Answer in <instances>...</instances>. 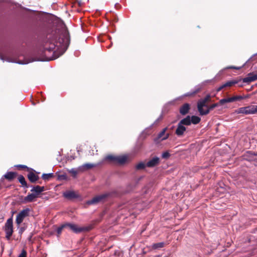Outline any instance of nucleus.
Instances as JSON below:
<instances>
[{"label":"nucleus","instance_id":"f257e3e1","mask_svg":"<svg viewBox=\"0 0 257 257\" xmlns=\"http://www.w3.org/2000/svg\"><path fill=\"white\" fill-rule=\"evenodd\" d=\"M70 43V38L64 25L61 28L48 32L41 41L32 57L23 61H19L20 64H27L35 61H45L55 60L63 55Z\"/></svg>","mask_w":257,"mask_h":257},{"label":"nucleus","instance_id":"f03ea898","mask_svg":"<svg viewBox=\"0 0 257 257\" xmlns=\"http://www.w3.org/2000/svg\"><path fill=\"white\" fill-rule=\"evenodd\" d=\"M211 97L210 94H207L204 98L200 99L197 102V109L201 115H207L209 113V110L204 109L203 107H206L207 108L208 106L207 103L211 101Z\"/></svg>","mask_w":257,"mask_h":257},{"label":"nucleus","instance_id":"7ed1b4c3","mask_svg":"<svg viewBox=\"0 0 257 257\" xmlns=\"http://www.w3.org/2000/svg\"><path fill=\"white\" fill-rule=\"evenodd\" d=\"M67 228L72 230L75 233H79L82 232H87L91 229V226H79L76 224L66 223Z\"/></svg>","mask_w":257,"mask_h":257},{"label":"nucleus","instance_id":"20e7f679","mask_svg":"<svg viewBox=\"0 0 257 257\" xmlns=\"http://www.w3.org/2000/svg\"><path fill=\"white\" fill-rule=\"evenodd\" d=\"M105 160L111 163L122 164L126 161L127 157L125 156H115L108 155L105 158Z\"/></svg>","mask_w":257,"mask_h":257},{"label":"nucleus","instance_id":"39448f33","mask_svg":"<svg viewBox=\"0 0 257 257\" xmlns=\"http://www.w3.org/2000/svg\"><path fill=\"white\" fill-rule=\"evenodd\" d=\"M238 113H243L245 114H254L257 113V106L250 105L246 107L239 108L237 110Z\"/></svg>","mask_w":257,"mask_h":257},{"label":"nucleus","instance_id":"423d86ee","mask_svg":"<svg viewBox=\"0 0 257 257\" xmlns=\"http://www.w3.org/2000/svg\"><path fill=\"white\" fill-rule=\"evenodd\" d=\"M30 211V209L27 208L20 212L16 217V223L18 225H20L23 222L24 219L29 215Z\"/></svg>","mask_w":257,"mask_h":257},{"label":"nucleus","instance_id":"0eeeda50","mask_svg":"<svg viewBox=\"0 0 257 257\" xmlns=\"http://www.w3.org/2000/svg\"><path fill=\"white\" fill-rule=\"evenodd\" d=\"M5 232L6 233V237L8 239H10L13 232L12 218H9L7 220L5 224Z\"/></svg>","mask_w":257,"mask_h":257},{"label":"nucleus","instance_id":"6e6552de","mask_svg":"<svg viewBox=\"0 0 257 257\" xmlns=\"http://www.w3.org/2000/svg\"><path fill=\"white\" fill-rule=\"evenodd\" d=\"M109 194L108 193H104L97 195L93 197L91 200H89L87 202V203L88 204H96L98 202H102L109 196Z\"/></svg>","mask_w":257,"mask_h":257},{"label":"nucleus","instance_id":"1a4fd4ad","mask_svg":"<svg viewBox=\"0 0 257 257\" xmlns=\"http://www.w3.org/2000/svg\"><path fill=\"white\" fill-rule=\"evenodd\" d=\"M241 80L242 79L240 78H237L236 79L228 81L224 83V86L225 88L227 87H232L235 84H238V86L242 87H243V84H239Z\"/></svg>","mask_w":257,"mask_h":257},{"label":"nucleus","instance_id":"9d476101","mask_svg":"<svg viewBox=\"0 0 257 257\" xmlns=\"http://www.w3.org/2000/svg\"><path fill=\"white\" fill-rule=\"evenodd\" d=\"M256 80H257V73L253 72L248 73L246 77L242 79V82L247 83Z\"/></svg>","mask_w":257,"mask_h":257},{"label":"nucleus","instance_id":"9b49d317","mask_svg":"<svg viewBox=\"0 0 257 257\" xmlns=\"http://www.w3.org/2000/svg\"><path fill=\"white\" fill-rule=\"evenodd\" d=\"M190 109V105L189 103H185L180 107L179 111L181 114L185 115L188 113Z\"/></svg>","mask_w":257,"mask_h":257},{"label":"nucleus","instance_id":"f8f14e48","mask_svg":"<svg viewBox=\"0 0 257 257\" xmlns=\"http://www.w3.org/2000/svg\"><path fill=\"white\" fill-rule=\"evenodd\" d=\"M166 130V128L163 129V130L159 133L158 137L155 140V142L159 143V142L165 140L168 138V134L165 133Z\"/></svg>","mask_w":257,"mask_h":257},{"label":"nucleus","instance_id":"ddd939ff","mask_svg":"<svg viewBox=\"0 0 257 257\" xmlns=\"http://www.w3.org/2000/svg\"><path fill=\"white\" fill-rule=\"evenodd\" d=\"M96 166V165L91 163L84 164L83 165L80 166L78 170L79 171L83 172L87 170L90 169Z\"/></svg>","mask_w":257,"mask_h":257},{"label":"nucleus","instance_id":"4468645a","mask_svg":"<svg viewBox=\"0 0 257 257\" xmlns=\"http://www.w3.org/2000/svg\"><path fill=\"white\" fill-rule=\"evenodd\" d=\"M160 162V159L158 157H155L153 158L151 160L148 161L147 163V166L149 167H153L157 165Z\"/></svg>","mask_w":257,"mask_h":257},{"label":"nucleus","instance_id":"2eb2a0df","mask_svg":"<svg viewBox=\"0 0 257 257\" xmlns=\"http://www.w3.org/2000/svg\"><path fill=\"white\" fill-rule=\"evenodd\" d=\"M44 191V187H41L38 185L34 187L31 190V192H34V193L35 194H37V196Z\"/></svg>","mask_w":257,"mask_h":257},{"label":"nucleus","instance_id":"dca6fc26","mask_svg":"<svg viewBox=\"0 0 257 257\" xmlns=\"http://www.w3.org/2000/svg\"><path fill=\"white\" fill-rule=\"evenodd\" d=\"M37 197V194H35L34 193L29 194L24 198V201L26 202H32Z\"/></svg>","mask_w":257,"mask_h":257},{"label":"nucleus","instance_id":"f3484780","mask_svg":"<svg viewBox=\"0 0 257 257\" xmlns=\"http://www.w3.org/2000/svg\"><path fill=\"white\" fill-rule=\"evenodd\" d=\"M181 124L185 125H189L191 124V117L189 115L182 119L179 122Z\"/></svg>","mask_w":257,"mask_h":257},{"label":"nucleus","instance_id":"a211bd4d","mask_svg":"<svg viewBox=\"0 0 257 257\" xmlns=\"http://www.w3.org/2000/svg\"><path fill=\"white\" fill-rule=\"evenodd\" d=\"M64 196L67 198H75L77 197V195L73 191H68L64 193Z\"/></svg>","mask_w":257,"mask_h":257},{"label":"nucleus","instance_id":"6ab92c4d","mask_svg":"<svg viewBox=\"0 0 257 257\" xmlns=\"http://www.w3.org/2000/svg\"><path fill=\"white\" fill-rule=\"evenodd\" d=\"M186 128L180 123L178 124V136H182L186 131Z\"/></svg>","mask_w":257,"mask_h":257},{"label":"nucleus","instance_id":"aec40b11","mask_svg":"<svg viewBox=\"0 0 257 257\" xmlns=\"http://www.w3.org/2000/svg\"><path fill=\"white\" fill-rule=\"evenodd\" d=\"M28 177L29 180L33 183L35 182L38 179V176L33 173H30L28 175Z\"/></svg>","mask_w":257,"mask_h":257},{"label":"nucleus","instance_id":"412c9836","mask_svg":"<svg viewBox=\"0 0 257 257\" xmlns=\"http://www.w3.org/2000/svg\"><path fill=\"white\" fill-rule=\"evenodd\" d=\"M15 176L16 174L14 172H9L6 173L4 176L6 179L9 180H12L15 178Z\"/></svg>","mask_w":257,"mask_h":257},{"label":"nucleus","instance_id":"4be33fe9","mask_svg":"<svg viewBox=\"0 0 257 257\" xmlns=\"http://www.w3.org/2000/svg\"><path fill=\"white\" fill-rule=\"evenodd\" d=\"M201 118L197 116L193 115L191 117V123L196 124L200 122Z\"/></svg>","mask_w":257,"mask_h":257},{"label":"nucleus","instance_id":"5701e85b","mask_svg":"<svg viewBox=\"0 0 257 257\" xmlns=\"http://www.w3.org/2000/svg\"><path fill=\"white\" fill-rule=\"evenodd\" d=\"M246 97H247V96H240V95L234 96L230 97V102L240 100L246 98Z\"/></svg>","mask_w":257,"mask_h":257},{"label":"nucleus","instance_id":"b1692460","mask_svg":"<svg viewBox=\"0 0 257 257\" xmlns=\"http://www.w3.org/2000/svg\"><path fill=\"white\" fill-rule=\"evenodd\" d=\"M164 244H165L164 242H163L154 243L152 245V248L155 249H159V248L163 247L164 246Z\"/></svg>","mask_w":257,"mask_h":257},{"label":"nucleus","instance_id":"393cba45","mask_svg":"<svg viewBox=\"0 0 257 257\" xmlns=\"http://www.w3.org/2000/svg\"><path fill=\"white\" fill-rule=\"evenodd\" d=\"M54 177V174L53 173H48V174H43L42 175V178L43 180L45 181L49 180L50 178Z\"/></svg>","mask_w":257,"mask_h":257},{"label":"nucleus","instance_id":"a878e982","mask_svg":"<svg viewBox=\"0 0 257 257\" xmlns=\"http://www.w3.org/2000/svg\"><path fill=\"white\" fill-rule=\"evenodd\" d=\"M147 166V164L144 162H140L136 165V168L137 170H142L145 168Z\"/></svg>","mask_w":257,"mask_h":257},{"label":"nucleus","instance_id":"bb28decb","mask_svg":"<svg viewBox=\"0 0 257 257\" xmlns=\"http://www.w3.org/2000/svg\"><path fill=\"white\" fill-rule=\"evenodd\" d=\"M65 228H67L66 223L62 224L61 226H60L57 229V232L58 235H59L61 233L62 230Z\"/></svg>","mask_w":257,"mask_h":257},{"label":"nucleus","instance_id":"cd10ccee","mask_svg":"<svg viewBox=\"0 0 257 257\" xmlns=\"http://www.w3.org/2000/svg\"><path fill=\"white\" fill-rule=\"evenodd\" d=\"M229 102H230V97L221 99L218 102V103H219V105H223L225 103H229Z\"/></svg>","mask_w":257,"mask_h":257},{"label":"nucleus","instance_id":"c85d7f7f","mask_svg":"<svg viewBox=\"0 0 257 257\" xmlns=\"http://www.w3.org/2000/svg\"><path fill=\"white\" fill-rule=\"evenodd\" d=\"M218 105H219V103L218 102L212 104L208 106V108H207V110H208L209 112L210 111L213 110L215 107L218 106Z\"/></svg>","mask_w":257,"mask_h":257},{"label":"nucleus","instance_id":"c756f323","mask_svg":"<svg viewBox=\"0 0 257 257\" xmlns=\"http://www.w3.org/2000/svg\"><path fill=\"white\" fill-rule=\"evenodd\" d=\"M19 182L23 185V186H26L27 183L25 181V178L23 176H20L18 178Z\"/></svg>","mask_w":257,"mask_h":257},{"label":"nucleus","instance_id":"7c9ffc66","mask_svg":"<svg viewBox=\"0 0 257 257\" xmlns=\"http://www.w3.org/2000/svg\"><path fill=\"white\" fill-rule=\"evenodd\" d=\"M169 156H170V154L168 152H164L162 155V158L164 159H165L168 158L169 157Z\"/></svg>","mask_w":257,"mask_h":257},{"label":"nucleus","instance_id":"2f4dec72","mask_svg":"<svg viewBox=\"0 0 257 257\" xmlns=\"http://www.w3.org/2000/svg\"><path fill=\"white\" fill-rule=\"evenodd\" d=\"M27 252L25 250H23L20 254L18 256V257H26Z\"/></svg>","mask_w":257,"mask_h":257},{"label":"nucleus","instance_id":"473e14b6","mask_svg":"<svg viewBox=\"0 0 257 257\" xmlns=\"http://www.w3.org/2000/svg\"><path fill=\"white\" fill-rule=\"evenodd\" d=\"M224 88H225V87L224 86V84H223L222 85H221V86H220L219 87H218L217 88L216 91H217V92H219V91H221Z\"/></svg>","mask_w":257,"mask_h":257},{"label":"nucleus","instance_id":"72a5a7b5","mask_svg":"<svg viewBox=\"0 0 257 257\" xmlns=\"http://www.w3.org/2000/svg\"><path fill=\"white\" fill-rule=\"evenodd\" d=\"M240 68V67H235V66H230V67H227V69H236V70H238Z\"/></svg>","mask_w":257,"mask_h":257},{"label":"nucleus","instance_id":"f704fd0d","mask_svg":"<svg viewBox=\"0 0 257 257\" xmlns=\"http://www.w3.org/2000/svg\"><path fill=\"white\" fill-rule=\"evenodd\" d=\"M71 173L74 174H76L77 173V172L74 169H72L71 171Z\"/></svg>","mask_w":257,"mask_h":257},{"label":"nucleus","instance_id":"c9c22d12","mask_svg":"<svg viewBox=\"0 0 257 257\" xmlns=\"http://www.w3.org/2000/svg\"><path fill=\"white\" fill-rule=\"evenodd\" d=\"M17 167H21V168H27V166H25V165H18Z\"/></svg>","mask_w":257,"mask_h":257},{"label":"nucleus","instance_id":"e433bc0d","mask_svg":"<svg viewBox=\"0 0 257 257\" xmlns=\"http://www.w3.org/2000/svg\"><path fill=\"white\" fill-rule=\"evenodd\" d=\"M174 132L177 134V129L174 130Z\"/></svg>","mask_w":257,"mask_h":257},{"label":"nucleus","instance_id":"4c0bfd02","mask_svg":"<svg viewBox=\"0 0 257 257\" xmlns=\"http://www.w3.org/2000/svg\"><path fill=\"white\" fill-rule=\"evenodd\" d=\"M166 107V106L164 107V110H163V111H165V107Z\"/></svg>","mask_w":257,"mask_h":257},{"label":"nucleus","instance_id":"58836bf2","mask_svg":"<svg viewBox=\"0 0 257 257\" xmlns=\"http://www.w3.org/2000/svg\"><path fill=\"white\" fill-rule=\"evenodd\" d=\"M7 61H10V60L9 59H7L6 60Z\"/></svg>","mask_w":257,"mask_h":257},{"label":"nucleus","instance_id":"ea45409f","mask_svg":"<svg viewBox=\"0 0 257 257\" xmlns=\"http://www.w3.org/2000/svg\"><path fill=\"white\" fill-rule=\"evenodd\" d=\"M255 155H257V152H256V154H255Z\"/></svg>","mask_w":257,"mask_h":257}]
</instances>
